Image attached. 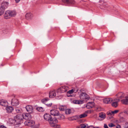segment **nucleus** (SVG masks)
<instances>
[{
    "mask_svg": "<svg viewBox=\"0 0 128 128\" xmlns=\"http://www.w3.org/2000/svg\"><path fill=\"white\" fill-rule=\"evenodd\" d=\"M114 102H113L112 104V106L116 108L118 105V102L120 101L119 99H114Z\"/></svg>",
    "mask_w": 128,
    "mask_h": 128,
    "instance_id": "obj_10",
    "label": "nucleus"
},
{
    "mask_svg": "<svg viewBox=\"0 0 128 128\" xmlns=\"http://www.w3.org/2000/svg\"><path fill=\"white\" fill-rule=\"evenodd\" d=\"M49 100V99L46 98L43 100V102H45L46 101H47Z\"/></svg>",
    "mask_w": 128,
    "mask_h": 128,
    "instance_id": "obj_40",
    "label": "nucleus"
},
{
    "mask_svg": "<svg viewBox=\"0 0 128 128\" xmlns=\"http://www.w3.org/2000/svg\"><path fill=\"white\" fill-rule=\"evenodd\" d=\"M8 4L9 3L8 2H4L2 3L0 8H1L3 9V10H5L8 8Z\"/></svg>",
    "mask_w": 128,
    "mask_h": 128,
    "instance_id": "obj_7",
    "label": "nucleus"
},
{
    "mask_svg": "<svg viewBox=\"0 0 128 128\" xmlns=\"http://www.w3.org/2000/svg\"><path fill=\"white\" fill-rule=\"evenodd\" d=\"M63 2L69 4H73L75 2L74 0H62Z\"/></svg>",
    "mask_w": 128,
    "mask_h": 128,
    "instance_id": "obj_5",
    "label": "nucleus"
},
{
    "mask_svg": "<svg viewBox=\"0 0 128 128\" xmlns=\"http://www.w3.org/2000/svg\"><path fill=\"white\" fill-rule=\"evenodd\" d=\"M32 15L31 13H27L26 15V18L27 20H29L32 18Z\"/></svg>",
    "mask_w": 128,
    "mask_h": 128,
    "instance_id": "obj_19",
    "label": "nucleus"
},
{
    "mask_svg": "<svg viewBox=\"0 0 128 128\" xmlns=\"http://www.w3.org/2000/svg\"><path fill=\"white\" fill-rule=\"evenodd\" d=\"M27 111L29 113H31L33 112V108L32 106L30 105L27 106L26 107Z\"/></svg>",
    "mask_w": 128,
    "mask_h": 128,
    "instance_id": "obj_11",
    "label": "nucleus"
},
{
    "mask_svg": "<svg viewBox=\"0 0 128 128\" xmlns=\"http://www.w3.org/2000/svg\"><path fill=\"white\" fill-rule=\"evenodd\" d=\"M60 116V118H58L60 119H63L64 118V116L62 114H60L59 115Z\"/></svg>",
    "mask_w": 128,
    "mask_h": 128,
    "instance_id": "obj_33",
    "label": "nucleus"
},
{
    "mask_svg": "<svg viewBox=\"0 0 128 128\" xmlns=\"http://www.w3.org/2000/svg\"><path fill=\"white\" fill-rule=\"evenodd\" d=\"M36 110L39 112H43L44 110L42 107H38L36 108Z\"/></svg>",
    "mask_w": 128,
    "mask_h": 128,
    "instance_id": "obj_29",
    "label": "nucleus"
},
{
    "mask_svg": "<svg viewBox=\"0 0 128 128\" xmlns=\"http://www.w3.org/2000/svg\"><path fill=\"white\" fill-rule=\"evenodd\" d=\"M8 122L10 124H14L15 126V122L14 119L12 118H10L9 119Z\"/></svg>",
    "mask_w": 128,
    "mask_h": 128,
    "instance_id": "obj_21",
    "label": "nucleus"
},
{
    "mask_svg": "<svg viewBox=\"0 0 128 128\" xmlns=\"http://www.w3.org/2000/svg\"><path fill=\"white\" fill-rule=\"evenodd\" d=\"M30 114L24 113L22 115V118L25 120H30L31 118V116Z\"/></svg>",
    "mask_w": 128,
    "mask_h": 128,
    "instance_id": "obj_4",
    "label": "nucleus"
},
{
    "mask_svg": "<svg viewBox=\"0 0 128 128\" xmlns=\"http://www.w3.org/2000/svg\"><path fill=\"white\" fill-rule=\"evenodd\" d=\"M46 105L48 107H50L52 105V103H50L49 104H46Z\"/></svg>",
    "mask_w": 128,
    "mask_h": 128,
    "instance_id": "obj_46",
    "label": "nucleus"
},
{
    "mask_svg": "<svg viewBox=\"0 0 128 128\" xmlns=\"http://www.w3.org/2000/svg\"><path fill=\"white\" fill-rule=\"evenodd\" d=\"M116 96L118 98V99H119L120 100L124 98V94L122 92H119L116 94Z\"/></svg>",
    "mask_w": 128,
    "mask_h": 128,
    "instance_id": "obj_13",
    "label": "nucleus"
},
{
    "mask_svg": "<svg viewBox=\"0 0 128 128\" xmlns=\"http://www.w3.org/2000/svg\"><path fill=\"white\" fill-rule=\"evenodd\" d=\"M50 112L51 114L55 116H58L60 114L59 111L56 110H51Z\"/></svg>",
    "mask_w": 128,
    "mask_h": 128,
    "instance_id": "obj_8",
    "label": "nucleus"
},
{
    "mask_svg": "<svg viewBox=\"0 0 128 128\" xmlns=\"http://www.w3.org/2000/svg\"><path fill=\"white\" fill-rule=\"evenodd\" d=\"M72 102L74 104H78V100H74Z\"/></svg>",
    "mask_w": 128,
    "mask_h": 128,
    "instance_id": "obj_43",
    "label": "nucleus"
},
{
    "mask_svg": "<svg viewBox=\"0 0 128 128\" xmlns=\"http://www.w3.org/2000/svg\"><path fill=\"white\" fill-rule=\"evenodd\" d=\"M28 122L30 124L31 126H33L35 123V122L34 121L30 120L28 121Z\"/></svg>",
    "mask_w": 128,
    "mask_h": 128,
    "instance_id": "obj_26",
    "label": "nucleus"
},
{
    "mask_svg": "<svg viewBox=\"0 0 128 128\" xmlns=\"http://www.w3.org/2000/svg\"><path fill=\"white\" fill-rule=\"evenodd\" d=\"M5 10H3V9L0 8V16L2 15L4 12V11Z\"/></svg>",
    "mask_w": 128,
    "mask_h": 128,
    "instance_id": "obj_30",
    "label": "nucleus"
},
{
    "mask_svg": "<svg viewBox=\"0 0 128 128\" xmlns=\"http://www.w3.org/2000/svg\"><path fill=\"white\" fill-rule=\"evenodd\" d=\"M87 116V114H86V113H84L82 114H81L80 116V118H84Z\"/></svg>",
    "mask_w": 128,
    "mask_h": 128,
    "instance_id": "obj_28",
    "label": "nucleus"
},
{
    "mask_svg": "<svg viewBox=\"0 0 128 128\" xmlns=\"http://www.w3.org/2000/svg\"><path fill=\"white\" fill-rule=\"evenodd\" d=\"M69 89L67 86H63L58 88L57 90V93H61L66 92Z\"/></svg>",
    "mask_w": 128,
    "mask_h": 128,
    "instance_id": "obj_2",
    "label": "nucleus"
},
{
    "mask_svg": "<svg viewBox=\"0 0 128 128\" xmlns=\"http://www.w3.org/2000/svg\"><path fill=\"white\" fill-rule=\"evenodd\" d=\"M106 116V114L104 112H101L99 114V117L101 118L104 119L105 118Z\"/></svg>",
    "mask_w": 128,
    "mask_h": 128,
    "instance_id": "obj_20",
    "label": "nucleus"
},
{
    "mask_svg": "<svg viewBox=\"0 0 128 128\" xmlns=\"http://www.w3.org/2000/svg\"><path fill=\"white\" fill-rule=\"evenodd\" d=\"M16 110L17 112H20V110L17 108L16 109Z\"/></svg>",
    "mask_w": 128,
    "mask_h": 128,
    "instance_id": "obj_49",
    "label": "nucleus"
},
{
    "mask_svg": "<svg viewBox=\"0 0 128 128\" xmlns=\"http://www.w3.org/2000/svg\"><path fill=\"white\" fill-rule=\"evenodd\" d=\"M124 112L126 114H128V108L124 110Z\"/></svg>",
    "mask_w": 128,
    "mask_h": 128,
    "instance_id": "obj_39",
    "label": "nucleus"
},
{
    "mask_svg": "<svg viewBox=\"0 0 128 128\" xmlns=\"http://www.w3.org/2000/svg\"><path fill=\"white\" fill-rule=\"evenodd\" d=\"M104 128H108V126L106 124H104Z\"/></svg>",
    "mask_w": 128,
    "mask_h": 128,
    "instance_id": "obj_47",
    "label": "nucleus"
},
{
    "mask_svg": "<svg viewBox=\"0 0 128 128\" xmlns=\"http://www.w3.org/2000/svg\"><path fill=\"white\" fill-rule=\"evenodd\" d=\"M86 126L85 124H81L80 125V128H85L86 127Z\"/></svg>",
    "mask_w": 128,
    "mask_h": 128,
    "instance_id": "obj_36",
    "label": "nucleus"
},
{
    "mask_svg": "<svg viewBox=\"0 0 128 128\" xmlns=\"http://www.w3.org/2000/svg\"><path fill=\"white\" fill-rule=\"evenodd\" d=\"M112 100L111 98H106L104 100V102L106 104L110 103L112 101Z\"/></svg>",
    "mask_w": 128,
    "mask_h": 128,
    "instance_id": "obj_16",
    "label": "nucleus"
},
{
    "mask_svg": "<svg viewBox=\"0 0 128 128\" xmlns=\"http://www.w3.org/2000/svg\"><path fill=\"white\" fill-rule=\"evenodd\" d=\"M56 93L55 90L51 91L49 93V97L50 98H53L56 96Z\"/></svg>",
    "mask_w": 128,
    "mask_h": 128,
    "instance_id": "obj_14",
    "label": "nucleus"
},
{
    "mask_svg": "<svg viewBox=\"0 0 128 128\" xmlns=\"http://www.w3.org/2000/svg\"><path fill=\"white\" fill-rule=\"evenodd\" d=\"M4 18L8 19L10 18V16L9 15V14L6 11L4 15Z\"/></svg>",
    "mask_w": 128,
    "mask_h": 128,
    "instance_id": "obj_23",
    "label": "nucleus"
},
{
    "mask_svg": "<svg viewBox=\"0 0 128 128\" xmlns=\"http://www.w3.org/2000/svg\"><path fill=\"white\" fill-rule=\"evenodd\" d=\"M44 116V119L48 121L52 127L54 126L58 122V120L56 119L55 118H52L49 114L46 113L45 114Z\"/></svg>",
    "mask_w": 128,
    "mask_h": 128,
    "instance_id": "obj_1",
    "label": "nucleus"
},
{
    "mask_svg": "<svg viewBox=\"0 0 128 128\" xmlns=\"http://www.w3.org/2000/svg\"><path fill=\"white\" fill-rule=\"evenodd\" d=\"M11 104L13 106H17L19 104V101L18 100L14 98L12 100Z\"/></svg>",
    "mask_w": 128,
    "mask_h": 128,
    "instance_id": "obj_6",
    "label": "nucleus"
},
{
    "mask_svg": "<svg viewBox=\"0 0 128 128\" xmlns=\"http://www.w3.org/2000/svg\"><path fill=\"white\" fill-rule=\"evenodd\" d=\"M10 14L11 17H12L16 15V12L15 11L11 10Z\"/></svg>",
    "mask_w": 128,
    "mask_h": 128,
    "instance_id": "obj_24",
    "label": "nucleus"
},
{
    "mask_svg": "<svg viewBox=\"0 0 128 128\" xmlns=\"http://www.w3.org/2000/svg\"><path fill=\"white\" fill-rule=\"evenodd\" d=\"M80 98L83 100L85 99L88 100L90 98L88 95L84 92H82L80 95Z\"/></svg>",
    "mask_w": 128,
    "mask_h": 128,
    "instance_id": "obj_3",
    "label": "nucleus"
},
{
    "mask_svg": "<svg viewBox=\"0 0 128 128\" xmlns=\"http://www.w3.org/2000/svg\"><path fill=\"white\" fill-rule=\"evenodd\" d=\"M0 128H7L6 127L3 125L0 126Z\"/></svg>",
    "mask_w": 128,
    "mask_h": 128,
    "instance_id": "obj_50",
    "label": "nucleus"
},
{
    "mask_svg": "<svg viewBox=\"0 0 128 128\" xmlns=\"http://www.w3.org/2000/svg\"><path fill=\"white\" fill-rule=\"evenodd\" d=\"M78 104H82L83 103V101L81 100H78Z\"/></svg>",
    "mask_w": 128,
    "mask_h": 128,
    "instance_id": "obj_37",
    "label": "nucleus"
},
{
    "mask_svg": "<svg viewBox=\"0 0 128 128\" xmlns=\"http://www.w3.org/2000/svg\"><path fill=\"white\" fill-rule=\"evenodd\" d=\"M6 110L8 113H10L12 112L14 110V109L11 106H7L6 108Z\"/></svg>",
    "mask_w": 128,
    "mask_h": 128,
    "instance_id": "obj_15",
    "label": "nucleus"
},
{
    "mask_svg": "<svg viewBox=\"0 0 128 128\" xmlns=\"http://www.w3.org/2000/svg\"><path fill=\"white\" fill-rule=\"evenodd\" d=\"M95 127H94L93 126H91L88 127L87 128H95Z\"/></svg>",
    "mask_w": 128,
    "mask_h": 128,
    "instance_id": "obj_48",
    "label": "nucleus"
},
{
    "mask_svg": "<svg viewBox=\"0 0 128 128\" xmlns=\"http://www.w3.org/2000/svg\"><path fill=\"white\" fill-rule=\"evenodd\" d=\"M71 112V110L70 109L68 108L66 110L65 113L66 114H70Z\"/></svg>",
    "mask_w": 128,
    "mask_h": 128,
    "instance_id": "obj_25",
    "label": "nucleus"
},
{
    "mask_svg": "<svg viewBox=\"0 0 128 128\" xmlns=\"http://www.w3.org/2000/svg\"><path fill=\"white\" fill-rule=\"evenodd\" d=\"M108 126L110 127H112L114 126H115V125L112 123L109 124L108 125Z\"/></svg>",
    "mask_w": 128,
    "mask_h": 128,
    "instance_id": "obj_34",
    "label": "nucleus"
},
{
    "mask_svg": "<svg viewBox=\"0 0 128 128\" xmlns=\"http://www.w3.org/2000/svg\"><path fill=\"white\" fill-rule=\"evenodd\" d=\"M73 90H72L68 91L67 92L70 94H72L73 93Z\"/></svg>",
    "mask_w": 128,
    "mask_h": 128,
    "instance_id": "obj_41",
    "label": "nucleus"
},
{
    "mask_svg": "<svg viewBox=\"0 0 128 128\" xmlns=\"http://www.w3.org/2000/svg\"><path fill=\"white\" fill-rule=\"evenodd\" d=\"M7 12H8V14H9V15L10 16V18L11 17V10H8L7 11H6Z\"/></svg>",
    "mask_w": 128,
    "mask_h": 128,
    "instance_id": "obj_45",
    "label": "nucleus"
},
{
    "mask_svg": "<svg viewBox=\"0 0 128 128\" xmlns=\"http://www.w3.org/2000/svg\"><path fill=\"white\" fill-rule=\"evenodd\" d=\"M124 128H128V122H126V123L124 126Z\"/></svg>",
    "mask_w": 128,
    "mask_h": 128,
    "instance_id": "obj_42",
    "label": "nucleus"
},
{
    "mask_svg": "<svg viewBox=\"0 0 128 128\" xmlns=\"http://www.w3.org/2000/svg\"><path fill=\"white\" fill-rule=\"evenodd\" d=\"M0 104L3 106H6L8 105V103L7 102L4 100H0Z\"/></svg>",
    "mask_w": 128,
    "mask_h": 128,
    "instance_id": "obj_17",
    "label": "nucleus"
},
{
    "mask_svg": "<svg viewBox=\"0 0 128 128\" xmlns=\"http://www.w3.org/2000/svg\"><path fill=\"white\" fill-rule=\"evenodd\" d=\"M108 5H106L105 4H104L103 6H101L100 7L102 9H104L105 8H108Z\"/></svg>",
    "mask_w": 128,
    "mask_h": 128,
    "instance_id": "obj_31",
    "label": "nucleus"
},
{
    "mask_svg": "<svg viewBox=\"0 0 128 128\" xmlns=\"http://www.w3.org/2000/svg\"><path fill=\"white\" fill-rule=\"evenodd\" d=\"M125 99H122L121 100L122 102L124 104H128V96H126Z\"/></svg>",
    "mask_w": 128,
    "mask_h": 128,
    "instance_id": "obj_18",
    "label": "nucleus"
},
{
    "mask_svg": "<svg viewBox=\"0 0 128 128\" xmlns=\"http://www.w3.org/2000/svg\"><path fill=\"white\" fill-rule=\"evenodd\" d=\"M2 66H3V65H2Z\"/></svg>",
    "mask_w": 128,
    "mask_h": 128,
    "instance_id": "obj_53",
    "label": "nucleus"
},
{
    "mask_svg": "<svg viewBox=\"0 0 128 128\" xmlns=\"http://www.w3.org/2000/svg\"><path fill=\"white\" fill-rule=\"evenodd\" d=\"M121 126L119 125H118L117 126H116V128H121Z\"/></svg>",
    "mask_w": 128,
    "mask_h": 128,
    "instance_id": "obj_51",
    "label": "nucleus"
},
{
    "mask_svg": "<svg viewBox=\"0 0 128 128\" xmlns=\"http://www.w3.org/2000/svg\"><path fill=\"white\" fill-rule=\"evenodd\" d=\"M14 119L15 122V126H18L20 124L21 122L22 121V120L19 119L18 118L14 117Z\"/></svg>",
    "mask_w": 128,
    "mask_h": 128,
    "instance_id": "obj_12",
    "label": "nucleus"
},
{
    "mask_svg": "<svg viewBox=\"0 0 128 128\" xmlns=\"http://www.w3.org/2000/svg\"><path fill=\"white\" fill-rule=\"evenodd\" d=\"M16 3H18L20 0H15Z\"/></svg>",
    "mask_w": 128,
    "mask_h": 128,
    "instance_id": "obj_52",
    "label": "nucleus"
},
{
    "mask_svg": "<svg viewBox=\"0 0 128 128\" xmlns=\"http://www.w3.org/2000/svg\"><path fill=\"white\" fill-rule=\"evenodd\" d=\"M66 107L65 106H60L58 107V109L61 111H64L66 109Z\"/></svg>",
    "mask_w": 128,
    "mask_h": 128,
    "instance_id": "obj_22",
    "label": "nucleus"
},
{
    "mask_svg": "<svg viewBox=\"0 0 128 128\" xmlns=\"http://www.w3.org/2000/svg\"><path fill=\"white\" fill-rule=\"evenodd\" d=\"M15 117L18 118L19 119L22 120V115L21 114H18Z\"/></svg>",
    "mask_w": 128,
    "mask_h": 128,
    "instance_id": "obj_27",
    "label": "nucleus"
},
{
    "mask_svg": "<svg viewBox=\"0 0 128 128\" xmlns=\"http://www.w3.org/2000/svg\"><path fill=\"white\" fill-rule=\"evenodd\" d=\"M53 127H55V128H60V126L57 125L56 124Z\"/></svg>",
    "mask_w": 128,
    "mask_h": 128,
    "instance_id": "obj_44",
    "label": "nucleus"
},
{
    "mask_svg": "<svg viewBox=\"0 0 128 128\" xmlns=\"http://www.w3.org/2000/svg\"><path fill=\"white\" fill-rule=\"evenodd\" d=\"M119 111L118 110H115L114 111H112V114L113 116H114V114H116Z\"/></svg>",
    "mask_w": 128,
    "mask_h": 128,
    "instance_id": "obj_32",
    "label": "nucleus"
},
{
    "mask_svg": "<svg viewBox=\"0 0 128 128\" xmlns=\"http://www.w3.org/2000/svg\"><path fill=\"white\" fill-rule=\"evenodd\" d=\"M94 103L93 102H89L86 104V107L87 108H92L94 106Z\"/></svg>",
    "mask_w": 128,
    "mask_h": 128,
    "instance_id": "obj_9",
    "label": "nucleus"
},
{
    "mask_svg": "<svg viewBox=\"0 0 128 128\" xmlns=\"http://www.w3.org/2000/svg\"><path fill=\"white\" fill-rule=\"evenodd\" d=\"M112 111H110L109 112H107V114L109 116H111V115H112L113 116V114L112 113Z\"/></svg>",
    "mask_w": 128,
    "mask_h": 128,
    "instance_id": "obj_35",
    "label": "nucleus"
},
{
    "mask_svg": "<svg viewBox=\"0 0 128 128\" xmlns=\"http://www.w3.org/2000/svg\"><path fill=\"white\" fill-rule=\"evenodd\" d=\"M125 119L123 117H121L120 118V120L121 122L125 121Z\"/></svg>",
    "mask_w": 128,
    "mask_h": 128,
    "instance_id": "obj_38",
    "label": "nucleus"
}]
</instances>
